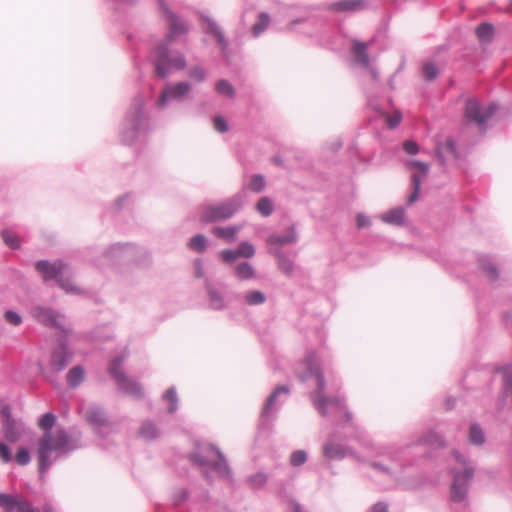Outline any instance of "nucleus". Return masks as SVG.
<instances>
[{
    "instance_id": "f257e3e1",
    "label": "nucleus",
    "mask_w": 512,
    "mask_h": 512,
    "mask_svg": "<svg viewBox=\"0 0 512 512\" xmlns=\"http://www.w3.org/2000/svg\"><path fill=\"white\" fill-rule=\"evenodd\" d=\"M300 380L305 381L309 378H315L317 389L312 393L311 398L316 409L323 415L328 414V409L337 411L345 409L343 400L339 397H326L324 390L326 386L324 373L321 368L320 360L315 353H308L297 371Z\"/></svg>"
},
{
    "instance_id": "f03ea898",
    "label": "nucleus",
    "mask_w": 512,
    "mask_h": 512,
    "mask_svg": "<svg viewBox=\"0 0 512 512\" xmlns=\"http://www.w3.org/2000/svg\"><path fill=\"white\" fill-rule=\"evenodd\" d=\"M69 447V437L64 430L45 432L39 440L38 456L40 471L43 472L51 464L54 454L65 452Z\"/></svg>"
},
{
    "instance_id": "7ed1b4c3",
    "label": "nucleus",
    "mask_w": 512,
    "mask_h": 512,
    "mask_svg": "<svg viewBox=\"0 0 512 512\" xmlns=\"http://www.w3.org/2000/svg\"><path fill=\"white\" fill-rule=\"evenodd\" d=\"M36 270L42 274L44 280L57 278L58 283L66 292L78 293L79 288L74 285L69 279H64V273L67 270V265L62 261L57 260L50 263L45 260L38 261L35 264Z\"/></svg>"
},
{
    "instance_id": "20e7f679",
    "label": "nucleus",
    "mask_w": 512,
    "mask_h": 512,
    "mask_svg": "<svg viewBox=\"0 0 512 512\" xmlns=\"http://www.w3.org/2000/svg\"><path fill=\"white\" fill-rule=\"evenodd\" d=\"M125 357L126 356L123 355L113 359L109 366V372L118 383L120 389L135 398H141L143 396L142 386L133 379L128 378L121 369Z\"/></svg>"
},
{
    "instance_id": "39448f33",
    "label": "nucleus",
    "mask_w": 512,
    "mask_h": 512,
    "mask_svg": "<svg viewBox=\"0 0 512 512\" xmlns=\"http://www.w3.org/2000/svg\"><path fill=\"white\" fill-rule=\"evenodd\" d=\"M155 54L157 57L155 60L156 74L161 78L167 76L169 69L181 70L186 66L184 56L171 57L166 45L158 46L155 49Z\"/></svg>"
},
{
    "instance_id": "423d86ee",
    "label": "nucleus",
    "mask_w": 512,
    "mask_h": 512,
    "mask_svg": "<svg viewBox=\"0 0 512 512\" xmlns=\"http://www.w3.org/2000/svg\"><path fill=\"white\" fill-rule=\"evenodd\" d=\"M456 460L463 466L462 472H455L451 486V499L454 502H461L465 499L468 491V482L473 477V469L465 465L464 459L455 454Z\"/></svg>"
},
{
    "instance_id": "0eeeda50",
    "label": "nucleus",
    "mask_w": 512,
    "mask_h": 512,
    "mask_svg": "<svg viewBox=\"0 0 512 512\" xmlns=\"http://www.w3.org/2000/svg\"><path fill=\"white\" fill-rule=\"evenodd\" d=\"M241 206L238 198H232L229 201L217 206H207L203 209L201 219L204 222H213L231 217Z\"/></svg>"
},
{
    "instance_id": "6e6552de",
    "label": "nucleus",
    "mask_w": 512,
    "mask_h": 512,
    "mask_svg": "<svg viewBox=\"0 0 512 512\" xmlns=\"http://www.w3.org/2000/svg\"><path fill=\"white\" fill-rule=\"evenodd\" d=\"M496 110L497 106L495 104L482 107L476 99L471 98L466 101L464 115L469 121L481 125L488 120Z\"/></svg>"
},
{
    "instance_id": "1a4fd4ad",
    "label": "nucleus",
    "mask_w": 512,
    "mask_h": 512,
    "mask_svg": "<svg viewBox=\"0 0 512 512\" xmlns=\"http://www.w3.org/2000/svg\"><path fill=\"white\" fill-rule=\"evenodd\" d=\"M406 166L412 172L411 181L413 185V192L408 198V203L412 204L416 202L419 197L421 183L428 175L429 166L428 164L417 160L408 161Z\"/></svg>"
},
{
    "instance_id": "9d476101",
    "label": "nucleus",
    "mask_w": 512,
    "mask_h": 512,
    "mask_svg": "<svg viewBox=\"0 0 512 512\" xmlns=\"http://www.w3.org/2000/svg\"><path fill=\"white\" fill-rule=\"evenodd\" d=\"M199 457L201 464L213 467L219 474L224 475L228 472V466L222 453L215 447L206 446Z\"/></svg>"
},
{
    "instance_id": "9b49d317",
    "label": "nucleus",
    "mask_w": 512,
    "mask_h": 512,
    "mask_svg": "<svg viewBox=\"0 0 512 512\" xmlns=\"http://www.w3.org/2000/svg\"><path fill=\"white\" fill-rule=\"evenodd\" d=\"M160 8L163 12L166 21L168 22V35H167V43H171L173 39L176 37L187 33L188 28L186 24L179 19L170 9L164 4L163 1L160 2Z\"/></svg>"
},
{
    "instance_id": "f8f14e48",
    "label": "nucleus",
    "mask_w": 512,
    "mask_h": 512,
    "mask_svg": "<svg viewBox=\"0 0 512 512\" xmlns=\"http://www.w3.org/2000/svg\"><path fill=\"white\" fill-rule=\"evenodd\" d=\"M189 91L190 85L187 82H180L173 86H169L163 91L159 99V104L163 106L168 100L181 98Z\"/></svg>"
},
{
    "instance_id": "ddd939ff",
    "label": "nucleus",
    "mask_w": 512,
    "mask_h": 512,
    "mask_svg": "<svg viewBox=\"0 0 512 512\" xmlns=\"http://www.w3.org/2000/svg\"><path fill=\"white\" fill-rule=\"evenodd\" d=\"M366 0H340L331 4V10L335 12H357L366 9Z\"/></svg>"
},
{
    "instance_id": "4468645a",
    "label": "nucleus",
    "mask_w": 512,
    "mask_h": 512,
    "mask_svg": "<svg viewBox=\"0 0 512 512\" xmlns=\"http://www.w3.org/2000/svg\"><path fill=\"white\" fill-rule=\"evenodd\" d=\"M35 313L39 321L47 325H53L62 328L65 322V319L62 315L57 314L48 308H37Z\"/></svg>"
},
{
    "instance_id": "2eb2a0df",
    "label": "nucleus",
    "mask_w": 512,
    "mask_h": 512,
    "mask_svg": "<svg viewBox=\"0 0 512 512\" xmlns=\"http://www.w3.org/2000/svg\"><path fill=\"white\" fill-rule=\"evenodd\" d=\"M82 412L86 420L94 426H103L107 422L104 412L98 407L82 408Z\"/></svg>"
},
{
    "instance_id": "dca6fc26",
    "label": "nucleus",
    "mask_w": 512,
    "mask_h": 512,
    "mask_svg": "<svg viewBox=\"0 0 512 512\" xmlns=\"http://www.w3.org/2000/svg\"><path fill=\"white\" fill-rule=\"evenodd\" d=\"M70 357L71 354L67 349L64 346H61L53 352L51 357V366L55 370H61L67 365Z\"/></svg>"
},
{
    "instance_id": "f3484780",
    "label": "nucleus",
    "mask_w": 512,
    "mask_h": 512,
    "mask_svg": "<svg viewBox=\"0 0 512 512\" xmlns=\"http://www.w3.org/2000/svg\"><path fill=\"white\" fill-rule=\"evenodd\" d=\"M381 220L391 225H402L405 220V211L401 207L391 209L381 215Z\"/></svg>"
},
{
    "instance_id": "a211bd4d",
    "label": "nucleus",
    "mask_w": 512,
    "mask_h": 512,
    "mask_svg": "<svg viewBox=\"0 0 512 512\" xmlns=\"http://www.w3.org/2000/svg\"><path fill=\"white\" fill-rule=\"evenodd\" d=\"M323 453L329 459H342L345 456V449L340 444L327 442L323 447Z\"/></svg>"
},
{
    "instance_id": "6ab92c4d",
    "label": "nucleus",
    "mask_w": 512,
    "mask_h": 512,
    "mask_svg": "<svg viewBox=\"0 0 512 512\" xmlns=\"http://www.w3.org/2000/svg\"><path fill=\"white\" fill-rule=\"evenodd\" d=\"M297 239L296 232L294 228H290L285 235L283 236H277V235H271L268 238L269 244H278V245H285L289 243H294Z\"/></svg>"
},
{
    "instance_id": "aec40b11",
    "label": "nucleus",
    "mask_w": 512,
    "mask_h": 512,
    "mask_svg": "<svg viewBox=\"0 0 512 512\" xmlns=\"http://www.w3.org/2000/svg\"><path fill=\"white\" fill-rule=\"evenodd\" d=\"M25 502L26 500L23 498L14 497L10 494H0V506L9 511L16 508L19 512L20 504Z\"/></svg>"
},
{
    "instance_id": "412c9836",
    "label": "nucleus",
    "mask_w": 512,
    "mask_h": 512,
    "mask_svg": "<svg viewBox=\"0 0 512 512\" xmlns=\"http://www.w3.org/2000/svg\"><path fill=\"white\" fill-rule=\"evenodd\" d=\"M270 24V16L267 13H260L258 21L252 26V33L255 37L259 36L267 29Z\"/></svg>"
},
{
    "instance_id": "4be33fe9",
    "label": "nucleus",
    "mask_w": 512,
    "mask_h": 512,
    "mask_svg": "<svg viewBox=\"0 0 512 512\" xmlns=\"http://www.w3.org/2000/svg\"><path fill=\"white\" fill-rule=\"evenodd\" d=\"M236 276L241 280H247L254 277V269L253 267L247 263L243 262L235 267Z\"/></svg>"
},
{
    "instance_id": "5701e85b",
    "label": "nucleus",
    "mask_w": 512,
    "mask_h": 512,
    "mask_svg": "<svg viewBox=\"0 0 512 512\" xmlns=\"http://www.w3.org/2000/svg\"><path fill=\"white\" fill-rule=\"evenodd\" d=\"M84 380V370L80 366L73 367L67 374L68 383L75 387Z\"/></svg>"
},
{
    "instance_id": "b1692460",
    "label": "nucleus",
    "mask_w": 512,
    "mask_h": 512,
    "mask_svg": "<svg viewBox=\"0 0 512 512\" xmlns=\"http://www.w3.org/2000/svg\"><path fill=\"white\" fill-rule=\"evenodd\" d=\"M366 50H367V45L365 43L354 42L353 51H354L355 57L363 65H367L368 61H369L368 54H367Z\"/></svg>"
},
{
    "instance_id": "393cba45",
    "label": "nucleus",
    "mask_w": 512,
    "mask_h": 512,
    "mask_svg": "<svg viewBox=\"0 0 512 512\" xmlns=\"http://www.w3.org/2000/svg\"><path fill=\"white\" fill-rule=\"evenodd\" d=\"M212 232L218 238L230 241L234 238V236L238 232V229L236 227H215L213 228Z\"/></svg>"
},
{
    "instance_id": "a878e982",
    "label": "nucleus",
    "mask_w": 512,
    "mask_h": 512,
    "mask_svg": "<svg viewBox=\"0 0 512 512\" xmlns=\"http://www.w3.org/2000/svg\"><path fill=\"white\" fill-rule=\"evenodd\" d=\"M476 35L481 41H490L493 37V26L488 23L479 25L476 29Z\"/></svg>"
},
{
    "instance_id": "bb28decb",
    "label": "nucleus",
    "mask_w": 512,
    "mask_h": 512,
    "mask_svg": "<svg viewBox=\"0 0 512 512\" xmlns=\"http://www.w3.org/2000/svg\"><path fill=\"white\" fill-rule=\"evenodd\" d=\"M206 246H207V240L201 234L195 235L189 241L190 249L197 251V252H203L206 249Z\"/></svg>"
},
{
    "instance_id": "cd10ccee",
    "label": "nucleus",
    "mask_w": 512,
    "mask_h": 512,
    "mask_svg": "<svg viewBox=\"0 0 512 512\" xmlns=\"http://www.w3.org/2000/svg\"><path fill=\"white\" fill-rule=\"evenodd\" d=\"M206 30L213 34L215 36V38L217 39L218 43L221 45L222 49H225L226 46H227V43L224 39V36L222 34V32L220 31V29L217 27V25L210 21V20H207V28Z\"/></svg>"
},
{
    "instance_id": "c85d7f7f",
    "label": "nucleus",
    "mask_w": 512,
    "mask_h": 512,
    "mask_svg": "<svg viewBox=\"0 0 512 512\" xmlns=\"http://www.w3.org/2000/svg\"><path fill=\"white\" fill-rule=\"evenodd\" d=\"M56 417L52 413H45L39 420L38 426L45 432H52L51 428L54 426Z\"/></svg>"
},
{
    "instance_id": "c756f323",
    "label": "nucleus",
    "mask_w": 512,
    "mask_h": 512,
    "mask_svg": "<svg viewBox=\"0 0 512 512\" xmlns=\"http://www.w3.org/2000/svg\"><path fill=\"white\" fill-rule=\"evenodd\" d=\"M216 91L219 94L225 95L229 98H233L235 95V90L233 86L226 80H220L217 82Z\"/></svg>"
},
{
    "instance_id": "7c9ffc66",
    "label": "nucleus",
    "mask_w": 512,
    "mask_h": 512,
    "mask_svg": "<svg viewBox=\"0 0 512 512\" xmlns=\"http://www.w3.org/2000/svg\"><path fill=\"white\" fill-rule=\"evenodd\" d=\"M289 392V389L287 386H280V387H277L275 389V391L270 395V397L268 398L267 400V403L264 407V410H263V413L264 414H268L269 412V409L272 407V405L274 404V401L276 399V397L281 394V393H284V394H287Z\"/></svg>"
},
{
    "instance_id": "2f4dec72",
    "label": "nucleus",
    "mask_w": 512,
    "mask_h": 512,
    "mask_svg": "<svg viewBox=\"0 0 512 512\" xmlns=\"http://www.w3.org/2000/svg\"><path fill=\"white\" fill-rule=\"evenodd\" d=\"M257 210L263 215V216H269L271 215L273 211V205L270 199L267 197L261 198L257 203Z\"/></svg>"
},
{
    "instance_id": "473e14b6",
    "label": "nucleus",
    "mask_w": 512,
    "mask_h": 512,
    "mask_svg": "<svg viewBox=\"0 0 512 512\" xmlns=\"http://www.w3.org/2000/svg\"><path fill=\"white\" fill-rule=\"evenodd\" d=\"M236 251H237V254L239 257H245V258H250V257L254 256V254H255L254 246L249 242L241 243L238 246Z\"/></svg>"
},
{
    "instance_id": "72a5a7b5",
    "label": "nucleus",
    "mask_w": 512,
    "mask_h": 512,
    "mask_svg": "<svg viewBox=\"0 0 512 512\" xmlns=\"http://www.w3.org/2000/svg\"><path fill=\"white\" fill-rule=\"evenodd\" d=\"M470 442L480 445L484 442V435L482 430L477 425H472L469 433Z\"/></svg>"
},
{
    "instance_id": "f704fd0d",
    "label": "nucleus",
    "mask_w": 512,
    "mask_h": 512,
    "mask_svg": "<svg viewBox=\"0 0 512 512\" xmlns=\"http://www.w3.org/2000/svg\"><path fill=\"white\" fill-rule=\"evenodd\" d=\"M245 300L249 305H258L265 301V296L260 291H251L246 294Z\"/></svg>"
},
{
    "instance_id": "c9c22d12",
    "label": "nucleus",
    "mask_w": 512,
    "mask_h": 512,
    "mask_svg": "<svg viewBox=\"0 0 512 512\" xmlns=\"http://www.w3.org/2000/svg\"><path fill=\"white\" fill-rule=\"evenodd\" d=\"M384 117L387 126L391 129L397 127L402 120V114L398 110L394 111L392 114H384Z\"/></svg>"
},
{
    "instance_id": "e433bc0d",
    "label": "nucleus",
    "mask_w": 512,
    "mask_h": 512,
    "mask_svg": "<svg viewBox=\"0 0 512 512\" xmlns=\"http://www.w3.org/2000/svg\"><path fill=\"white\" fill-rule=\"evenodd\" d=\"M139 433L143 438L153 439L158 435V430L153 424L146 423L143 424Z\"/></svg>"
},
{
    "instance_id": "4c0bfd02",
    "label": "nucleus",
    "mask_w": 512,
    "mask_h": 512,
    "mask_svg": "<svg viewBox=\"0 0 512 512\" xmlns=\"http://www.w3.org/2000/svg\"><path fill=\"white\" fill-rule=\"evenodd\" d=\"M208 294L212 308L221 309L223 307V300L221 295L212 288H208Z\"/></svg>"
},
{
    "instance_id": "58836bf2",
    "label": "nucleus",
    "mask_w": 512,
    "mask_h": 512,
    "mask_svg": "<svg viewBox=\"0 0 512 512\" xmlns=\"http://www.w3.org/2000/svg\"><path fill=\"white\" fill-rule=\"evenodd\" d=\"M307 460V454L303 450H297L291 454L290 463L293 466H300Z\"/></svg>"
},
{
    "instance_id": "ea45409f",
    "label": "nucleus",
    "mask_w": 512,
    "mask_h": 512,
    "mask_svg": "<svg viewBox=\"0 0 512 512\" xmlns=\"http://www.w3.org/2000/svg\"><path fill=\"white\" fill-rule=\"evenodd\" d=\"M2 237H3V240L4 242L11 248L15 249V248H18L20 243H19V239L17 237V235H15L14 233L10 232V231H4L2 233Z\"/></svg>"
},
{
    "instance_id": "a19ab883",
    "label": "nucleus",
    "mask_w": 512,
    "mask_h": 512,
    "mask_svg": "<svg viewBox=\"0 0 512 512\" xmlns=\"http://www.w3.org/2000/svg\"><path fill=\"white\" fill-rule=\"evenodd\" d=\"M422 74L427 80H433L438 74V68L433 63H426L422 68Z\"/></svg>"
},
{
    "instance_id": "79ce46f5",
    "label": "nucleus",
    "mask_w": 512,
    "mask_h": 512,
    "mask_svg": "<svg viewBox=\"0 0 512 512\" xmlns=\"http://www.w3.org/2000/svg\"><path fill=\"white\" fill-rule=\"evenodd\" d=\"M265 187L264 178L260 175H254L251 177L249 188L252 191L260 192Z\"/></svg>"
},
{
    "instance_id": "37998d69",
    "label": "nucleus",
    "mask_w": 512,
    "mask_h": 512,
    "mask_svg": "<svg viewBox=\"0 0 512 512\" xmlns=\"http://www.w3.org/2000/svg\"><path fill=\"white\" fill-rule=\"evenodd\" d=\"M15 462L19 465H27L30 462V454L26 448H20L15 454Z\"/></svg>"
},
{
    "instance_id": "c03bdc74",
    "label": "nucleus",
    "mask_w": 512,
    "mask_h": 512,
    "mask_svg": "<svg viewBox=\"0 0 512 512\" xmlns=\"http://www.w3.org/2000/svg\"><path fill=\"white\" fill-rule=\"evenodd\" d=\"M164 397L170 404L169 411L174 412L177 408V394H176L175 389H173V388L168 389L166 391Z\"/></svg>"
},
{
    "instance_id": "a18cd8bd",
    "label": "nucleus",
    "mask_w": 512,
    "mask_h": 512,
    "mask_svg": "<svg viewBox=\"0 0 512 512\" xmlns=\"http://www.w3.org/2000/svg\"><path fill=\"white\" fill-rule=\"evenodd\" d=\"M267 481V477L263 473H256L249 478V483L253 488L262 487Z\"/></svg>"
},
{
    "instance_id": "49530a36",
    "label": "nucleus",
    "mask_w": 512,
    "mask_h": 512,
    "mask_svg": "<svg viewBox=\"0 0 512 512\" xmlns=\"http://www.w3.org/2000/svg\"><path fill=\"white\" fill-rule=\"evenodd\" d=\"M0 460L5 464L12 460L11 450L4 442L0 443Z\"/></svg>"
},
{
    "instance_id": "de8ad7c7",
    "label": "nucleus",
    "mask_w": 512,
    "mask_h": 512,
    "mask_svg": "<svg viewBox=\"0 0 512 512\" xmlns=\"http://www.w3.org/2000/svg\"><path fill=\"white\" fill-rule=\"evenodd\" d=\"M189 75L192 79H195L198 82H202L205 79V72L199 66L192 67L190 69Z\"/></svg>"
},
{
    "instance_id": "09e8293b",
    "label": "nucleus",
    "mask_w": 512,
    "mask_h": 512,
    "mask_svg": "<svg viewBox=\"0 0 512 512\" xmlns=\"http://www.w3.org/2000/svg\"><path fill=\"white\" fill-rule=\"evenodd\" d=\"M403 149L407 154L415 155L419 151L418 144L412 140H406L403 143Z\"/></svg>"
},
{
    "instance_id": "8fccbe9b",
    "label": "nucleus",
    "mask_w": 512,
    "mask_h": 512,
    "mask_svg": "<svg viewBox=\"0 0 512 512\" xmlns=\"http://www.w3.org/2000/svg\"><path fill=\"white\" fill-rule=\"evenodd\" d=\"M503 379L505 387L512 393V368L506 367L503 369Z\"/></svg>"
},
{
    "instance_id": "3c124183",
    "label": "nucleus",
    "mask_w": 512,
    "mask_h": 512,
    "mask_svg": "<svg viewBox=\"0 0 512 512\" xmlns=\"http://www.w3.org/2000/svg\"><path fill=\"white\" fill-rule=\"evenodd\" d=\"M221 259L226 263H231L236 260L239 256L236 250H224L220 253Z\"/></svg>"
},
{
    "instance_id": "603ef678",
    "label": "nucleus",
    "mask_w": 512,
    "mask_h": 512,
    "mask_svg": "<svg viewBox=\"0 0 512 512\" xmlns=\"http://www.w3.org/2000/svg\"><path fill=\"white\" fill-rule=\"evenodd\" d=\"M214 128L221 133L226 132L228 130V126L225 119L221 116H216L214 118Z\"/></svg>"
},
{
    "instance_id": "864d4df0",
    "label": "nucleus",
    "mask_w": 512,
    "mask_h": 512,
    "mask_svg": "<svg viewBox=\"0 0 512 512\" xmlns=\"http://www.w3.org/2000/svg\"><path fill=\"white\" fill-rule=\"evenodd\" d=\"M5 319L7 322H9L15 326L19 325L22 322L20 315H18L17 313H15L13 311H7L5 313Z\"/></svg>"
},
{
    "instance_id": "5fc2aeb1",
    "label": "nucleus",
    "mask_w": 512,
    "mask_h": 512,
    "mask_svg": "<svg viewBox=\"0 0 512 512\" xmlns=\"http://www.w3.org/2000/svg\"><path fill=\"white\" fill-rule=\"evenodd\" d=\"M484 272L487 274L488 277L495 279L497 277V270L494 267L493 264L487 263L483 266Z\"/></svg>"
},
{
    "instance_id": "6e6d98bb",
    "label": "nucleus",
    "mask_w": 512,
    "mask_h": 512,
    "mask_svg": "<svg viewBox=\"0 0 512 512\" xmlns=\"http://www.w3.org/2000/svg\"><path fill=\"white\" fill-rule=\"evenodd\" d=\"M194 271H195V276L197 278L203 277L204 271H203L202 261L200 259H196L194 261Z\"/></svg>"
},
{
    "instance_id": "4d7b16f0",
    "label": "nucleus",
    "mask_w": 512,
    "mask_h": 512,
    "mask_svg": "<svg viewBox=\"0 0 512 512\" xmlns=\"http://www.w3.org/2000/svg\"><path fill=\"white\" fill-rule=\"evenodd\" d=\"M356 220L358 228H363L370 224L368 217L363 214H358Z\"/></svg>"
},
{
    "instance_id": "13d9d810",
    "label": "nucleus",
    "mask_w": 512,
    "mask_h": 512,
    "mask_svg": "<svg viewBox=\"0 0 512 512\" xmlns=\"http://www.w3.org/2000/svg\"><path fill=\"white\" fill-rule=\"evenodd\" d=\"M19 512H39V510L31 508L29 503L26 501L25 503L20 504Z\"/></svg>"
},
{
    "instance_id": "bf43d9fd",
    "label": "nucleus",
    "mask_w": 512,
    "mask_h": 512,
    "mask_svg": "<svg viewBox=\"0 0 512 512\" xmlns=\"http://www.w3.org/2000/svg\"><path fill=\"white\" fill-rule=\"evenodd\" d=\"M279 265L281 269L287 273L292 270V264L287 260H280Z\"/></svg>"
},
{
    "instance_id": "052dcab7",
    "label": "nucleus",
    "mask_w": 512,
    "mask_h": 512,
    "mask_svg": "<svg viewBox=\"0 0 512 512\" xmlns=\"http://www.w3.org/2000/svg\"><path fill=\"white\" fill-rule=\"evenodd\" d=\"M444 147H445V149L450 151L452 154H455V144H454L453 140L447 139L444 144Z\"/></svg>"
},
{
    "instance_id": "680f3d73",
    "label": "nucleus",
    "mask_w": 512,
    "mask_h": 512,
    "mask_svg": "<svg viewBox=\"0 0 512 512\" xmlns=\"http://www.w3.org/2000/svg\"><path fill=\"white\" fill-rule=\"evenodd\" d=\"M371 512H387V507L383 504H376Z\"/></svg>"
}]
</instances>
